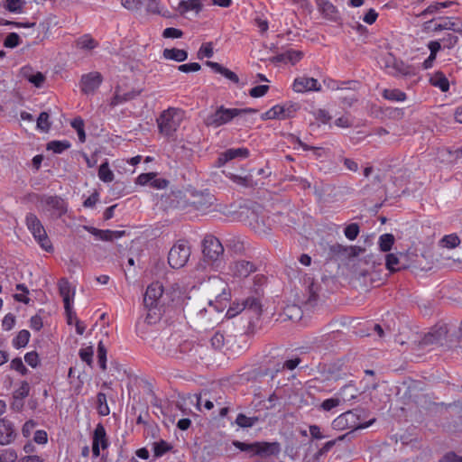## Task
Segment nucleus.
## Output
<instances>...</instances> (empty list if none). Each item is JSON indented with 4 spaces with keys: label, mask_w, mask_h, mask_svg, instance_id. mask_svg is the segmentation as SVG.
<instances>
[{
    "label": "nucleus",
    "mask_w": 462,
    "mask_h": 462,
    "mask_svg": "<svg viewBox=\"0 0 462 462\" xmlns=\"http://www.w3.org/2000/svg\"><path fill=\"white\" fill-rule=\"evenodd\" d=\"M322 284L314 277L306 274L303 278L304 303L310 307L318 304L320 295L332 293L338 288V279L363 280L364 283L370 281L373 285L376 282L377 271L371 268V262H325Z\"/></svg>",
    "instance_id": "obj_1"
},
{
    "label": "nucleus",
    "mask_w": 462,
    "mask_h": 462,
    "mask_svg": "<svg viewBox=\"0 0 462 462\" xmlns=\"http://www.w3.org/2000/svg\"><path fill=\"white\" fill-rule=\"evenodd\" d=\"M434 32L449 30L454 32H462V21L460 19H455L449 17L439 18V23H435L432 28Z\"/></svg>",
    "instance_id": "obj_24"
},
{
    "label": "nucleus",
    "mask_w": 462,
    "mask_h": 462,
    "mask_svg": "<svg viewBox=\"0 0 462 462\" xmlns=\"http://www.w3.org/2000/svg\"><path fill=\"white\" fill-rule=\"evenodd\" d=\"M184 194L181 190H171L170 193L162 194L158 205L163 210L180 208L184 207Z\"/></svg>",
    "instance_id": "obj_13"
},
{
    "label": "nucleus",
    "mask_w": 462,
    "mask_h": 462,
    "mask_svg": "<svg viewBox=\"0 0 462 462\" xmlns=\"http://www.w3.org/2000/svg\"><path fill=\"white\" fill-rule=\"evenodd\" d=\"M238 376L243 383H258L268 376V369L266 365L245 367L240 370Z\"/></svg>",
    "instance_id": "obj_14"
},
{
    "label": "nucleus",
    "mask_w": 462,
    "mask_h": 462,
    "mask_svg": "<svg viewBox=\"0 0 462 462\" xmlns=\"http://www.w3.org/2000/svg\"><path fill=\"white\" fill-rule=\"evenodd\" d=\"M259 421V418L257 416L248 417L244 413H238L235 423L240 428H251L254 426Z\"/></svg>",
    "instance_id": "obj_36"
},
{
    "label": "nucleus",
    "mask_w": 462,
    "mask_h": 462,
    "mask_svg": "<svg viewBox=\"0 0 462 462\" xmlns=\"http://www.w3.org/2000/svg\"><path fill=\"white\" fill-rule=\"evenodd\" d=\"M44 202L50 210H52L54 217L59 218L67 212L65 201L58 196H46Z\"/></svg>",
    "instance_id": "obj_22"
},
{
    "label": "nucleus",
    "mask_w": 462,
    "mask_h": 462,
    "mask_svg": "<svg viewBox=\"0 0 462 462\" xmlns=\"http://www.w3.org/2000/svg\"><path fill=\"white\" fill-rule=\"evenodd\" d=\"M10 368L17 371L22 375H26L29 373L27 367L23 365L21 357H14L10 364Z\"/></svg>",
    "instance_id": "obj_57"
},
{
    "label": "nucleus",
    "mask_w": 462,
    "mask_h": 462,
    "mask_svg": "<svg viewBox=\"0 0 462 462\" xmlns=\"http://www.w3.org/2000/svg\"><path fill=\"white\" fill-rule=\"evenodd\" d=\"M350 411H351V412L355 413L353 415L356 419L357 430L365 429V428L371 426L375 421V419H371L368 421H365V420L368 417L369 412L367 410H365L364 408L358 407V408H355Z\"/></svg>",
    "instance_id": "obj_30"
},
{
    "label": "nucleus",
    "mask_w": 462,
    "mask_h": 462,
    "mask_svg": "<svg viewBox=\"0 0 462 462\" xmlns=\"http://www.w3.org/2000/svg\"><path fill=\"white\" fill-rule=\"evenodd\" d=\"M320 256L328 260H347L358 256L365 249L357 245H344L321 239L317 248Z\"/></svg>",
    "instance_id": "obj_2"
},
{
    "label": "nucleus",
    "mask_w": 462,
    "mask_h": 462,
    "mask_svg": "<svg viewBox=\"0 0 462 462\" xmlns=\"http://www.w3.org/2000/svg\"><path fill=\"white\" fill-rule=\"evenodd\" d=\"M257 112L258 110L255 108H226L224 106H219L203 117V123L207 127L218 128L244 114Z\"/></svg>",
    "instance_id": "obj_3"
},
{
    "label": "nucleus",
    "mask_w": 462,
    "mask_h": 462,
    "mask_svg": "<svg viewBox=\"0 0 462 462\" xmlns=\"http://www.w3.org/2000/svg\"><path fill=\"white\" fill-rule=\"evenodd\" d=\"M322 381L337 382L346 379L350 374L347 365H344L340 360L324 365L319 371Z\"/></svg>",
    "instance_id": "obj_8"
},
{
    "label": "nucleus",
    "mask_w": 462,
    "mask_h": 462,
    "mask_svg": "<svg viewBox=\"0 0 462 462\" xmlns=\"http://www.w3.org/2000/svg\"><path fill=\"white\" fill-rule=\"evenodd\" d=\"M214 54L213 43L206 42L201 45L198 51V58L202 60L203 58H211Z\"/></svg>",
    "instance_id": "obj_58"
},
{
    "label": "nucleus",
    "mask_w": 462,
    "mask_h": 462,
    "mask_svg": "<svg viewBox=\"0 0 462 462\" xmlns=\"http://www.w3.org/2000/svg\"><path fill=\"white\" fill-rule=\"evenodd\" d=\"M70 143L67 140L63 141H51L47 143V150L52 151L55 153H61L70 147Z\"/></svg>",
    "instance_id": "obj_43"
},
{
    "label": "nucleus",
    "mask_w": 462,
    "mask_h": 462,
    "mask_svg": "<svg viewBox=\"0 0 462 462\" xmlns=\"http://www.w3.org/2000/svg\"><path fill=\"white\" fill-rule=\"evenodd\" d=\"M421 263L423 262H371V268L377 271L376 281L383 282L392 273L409 270L415 276H423Z\"/></svg>",
    "instance_id": "obj_4"
},
{
    "label": "nucleus",
    "mask_w": 462,
    "mask_h": 462,
    "mask_svg": "<svg viewBox=\"0 0 462 462\" xmlns=\"http://www.w3.org/2000/svg\"><path fill=\"white\" fill-rule=\"evenodd\" d=\"M191 254V245L187 239H179L171 247L167 260H189Z\"/></svg>",
    "instance_id": "obj_16"
},
{
    "label": "nucleus",
    "mask_w": 462,
    "mask_h": 462,
    "mask_svg": "<svg viewBox=\"0 0 462 462\" xmlns=\"http://www.w3.org/2000/svg\"><path fill=\"white\" fill-rule=\"evenodd\" d=\"M266 368L268 369V376L271 377V379H273L276 374L282 371L284 368V364L281 362L276 361H269L268 365H266Z\"/></svg>",
    "instance_id": "obj_54"
},
{
    "label": "nucleus",
    "mask_w": 462,
    "mask_h": 462,
    "mask_svg": "<svg viewBox=\"0 0 462 462\" xmlns=\"http://www.w3.org/2000/svg\"><path fill=\"white\" fill-rule=\"evenodd\" d=\"M49 118L50 116L47 112H42L37 119V127L43 132L49 131L51 125Z\"/></svg>",
    "instance_id": "obj_55"
},
{
    "label": "nucleus",
    "mask_w": 462,
    "mask_h": 462,
    "mask_svg": "<svg viewBox=\"0 0 462 462\" xmlns=\"http://www.w3.org/2000/svg\"><path fill=\"white\" fill-rule=\"evenodd\" d=\"M114 172L110 170L108 162H104L98 169V178L104 182H111L114 180Z\"/></svg>",
    "instance_id": "obj_42"
},
{
    "label": "nucleus",
    "mask_w": 462,
    "mask_h": 462,
    "mask_svg": "<svg viewBox=\"0 0 462 462\" xmlns=\"http://www.w3.org/2000/svg\"><path fill=\"white\" fill-rule=\"evenodd\" d=\"M359 233L360 226L357 223H351L344 228V235L350 241L356 239Z\"/></svg>",
    "instance_id": "obj_50"
},
{
    "label": "nucleus",
    "mask_w": 462,
    "mask_h": 462,
    "mask_svg": "<svg viewBox=\"0 0 462 462\" xmlns=\"http://www.w3.org/2000/svg\"><path fill=\"white\" fill-rule=\"evenodd\" d=\"M211 346L216 350H221L225 346V336L223 333L216 332L210 339Z\"/></svg>",
    "instance_id": "obj_56"
},
{
    "label": "nucleus",
    "mask_w": 462,
    "mask_h": 462,
    "mask_svg": "<svg viewBox=\"0 0 462 462\" xmlns=\"http://www.w3.org/2000/svg\"><path fill=\"white\" fill-rule=\"evenodd\" d=\"M97 410L99 415L106 416L110 413L109 407L106 402V395L104 393L97 394Z\"/></svg>",
    "instance_id": "obj_40"
},
{
    "label": "nucleus",
    "mask_w": 462,
    "mask_h": 462,
    "mask_svg": "<svg viewBox=\"0 0 462 462\" xmlns=\"http://www.w3.org/2000/svg\"><path fill=\"white\" fill-rule=\"evenodd\" d=\"M226 245L227 252L232 257H254V248L238 236H231L228 237L226 241Z\"/></svg>",
    "instance_id": "obj_10"
},
{
    "label": "nucleus",
    "mask_w": 462,
    "mask_h": 462,
    "mask_svg": "<svg viewBox=\"0 0 462 462\" xmlns=\"http://www.w3.org/2000/svg\"><path fill=\"white\" fill-rule=\"evenodd\" d=\"M204 260H219L225 249L220 240L213 235H206L201 242Z\"/></svg>",
    "instance_id": "obj_9"
},
{
    "label": "nucleus",
    "mask_w": 462,
    "mask_h": 462,
    "mask_svg": "<svg viewBox=\"0 0 462 462\" xmlns=\"http://www.w3.org/2000/svg\"><path fill=\"white\" fill-rule=\"evenodd\" d=\"M84 228L90 232L92 235H94L96 237L103 241H113L111 230H101L92 226H84Z\"/></svg>",
    "instance_id": "obj_49"
},
{
    "label": "nucleus",
    "mask_w": 462,
    "mask_h": 462,
    "mask_svg": "<svg viewBox=\"0 0 462 462\" xmlns=\"http://www.w3.org/2000/svg\"><path fill=\"white\" fill-rule=\"evenodd\" d=\"M144 310L147 313L143 322L149 325L156 324L161 319L162 313L165 311L162 306H144Z\"/></svg>",
    "instance_id": "obj_31"
},
{
    "label": "nucleus",
    "mask_w": 462,
    "mask_h": 462,
    "mask_svg": "<svg viewBox=\"0 0 462 462\" xmlns=\"http://www.w3.org/2000/svg\"><path fill=\"white\" fill-rule=\"evenodd\" d=\"M430 83L446 92L449 88V82L445 74L441 71L435 72L430 79Z\"/></svg>",
    "instance_id": "obj_34"
},
{
    "label": "nucleus",
    "mask_w": 462,
    "mask_h": 462,
    "mask_svg": "<svg viewBox=\"0 0 462 462\" xmlns=\"http://www.w3.org/2000/svg\"><path fill=\"white\" fill-rule=\"evenodd\" d=\"M164 287L162 282L156 281L152 282L146 288L143 296V306H162V301L164 300L168 296H164Z\"/></svg>",
    "instance_id": "obj_12"
},
{
    "label": "nucleus",
    "mask_w": 462,
    "mask_h": 462,
    "mask_svg": "<svg viewBox=\"0 0 462 462\" xmlns=\"http://www.w3.org/2000/svg\"><path fill=\"white\" fill-rule=\"evenodd\" d=\"M245 309V314L252 313L256 319L262 315V304L258 298L251 296L242 300Z\"/></svg>",
    "instance_id": "obj_27"
},
{
    "label": "nucleus",
    "mask_w": 462,
    "mask_h": 462,
    "mask_svg": "<svg viewBox=\"0 0 462 462\" xmlns=\"http://www.w3.org/2000/svg\"><path fill=\"white\" fill-rule=\"evenodd\" d=\"M92 442L97 444V446H100L102 450L107 449L110 445L106 429L101 422L97 424L92 433Z\"/></svg>",
    "instance_id": "obj_28"
},
{
    "label": "nucleus",
    "mask_w": 462,
    "mask_h": 462,
    "mask_svg": "<svg viewBox=\"0 0 462 462\" xmlns=\"http://www.w3.org/2000/svg\"><path fill=\"white\" fill-rule=\"evenodd\" d=\"M176 110L169 108L164 110L157 118L159 131L162 134L171 137L174 134L179 127V122L174 118Z\"/></svg>",
    "instance_id": "obj_11"
},
{
    "label": "nucleus",
    "mask_w": 462,
    "mask_h": 462,
    "mask_svg": "<svg viewBox=\"0 0 462 462\" xmlns=\"http://www.w3.org/2000/svg\"><path fill=\"white\" fill-rule=\"evenodd\" d=\"M58 288L64 305L69 307V304L74 301L75 289L70 287V283L66 278H60L59 280Z\"/></svg>",
    "instance_id": "obj_26"
},
{
    "label": "nucleus",
    "mask_w": 462,
    "mask_h": 462,
    "mask_svg": "<svg viewBox=\"0 0 462 462\" xmlns=\"http://www.w3.org/2000/svg\"><path fill=\"white\" fill-rule=\"evenodd\" d=\"M385 68L392 69L393 75H402L405 77L414 76L415 69L410 65L405 64L402 60H396L392 54H388L385 57Z\"/></svg>",
    "instance_id": "obj_17"
},
{
    "label": "nucleus",
    "mask_w": 462,
    "mask_h": 462,
    "mask_svg": "<svg viewBox=\"0 0 462 462\" xmlns=\"http://www.w3.org/2000/svg\"><path fill=\"white\" fill-rule=\"evenodd\" d=\"M394 236L393 234H383L379 237V248L383 252H389L394 244Z\"/></svg>",
    "instance_id": "obj_45"
},
{
    "label": "nucleus",
    "mask_w": 462,
    "mask_h": 462,
    "mask_svg": "<svg viewBox=\"0 0 462 462\" xmlns=\"http://www.w3.org/2000/svg\"><path fill=\"white\" fill-rule=\"evenodd\" d=\"M31 337V333L27 329H22L13 339V346L16 349H20L27 346Z\"/></svg>",
    "instance_id": "obj_37"
},
{
    "label": "nucleus",
    "mask_w": 462,
    "mask_h": 462,
    "mask_svg": "<svg viewBox=\"0 0 462 462\" xmlns=\"http://www.w3.org/2000/svg\"><path fill=\"white\" fill-rule=\"evenodd\" d=\"M173 448L172 445L164 439H160L152 443L153 457H161Z\"/></svg>",
    "instance_id": "obj_35"
},
{
    "label": "nucleus",
    "mask_w": 462,
    "mask_h": 462,
    "mask_svg": "<svg viewBox=\"0 0 462 462\" xmlns=\"http://www.w3.org/2000/svg\"><path fill=\"white\" fill-rule=\"evenodd\" d=\"M341 402V399L338 397H332L324 400L321 404L320 408L325 411H330L334 408L337 407Z\"/></svg>",
    "instance_id": "obj_59"
},
{
    "label": "nucleus",
    "mask_w": 462,
    "mask_h": 462,
    "mask_svg": "<svg viewBox=\"0 0 462 462\" xmlns=\"http://www.w3.org/2000/svg\"><path fill=\"white\" fill-rule=\"evenodd\" d=\"M447 332L448 330L444 327L431 328L419 340V346L424 348L430 346L442 344V341L446 338Z\"/></svg>",
    "instance_id": "obj_18"
},
{
    "label": "nucleus",
    "mask_w": 462,
    "mask_h": 462,
    "mask_svg": "<svg viewBox=\"0 0 462 462\" xmlns=\"http://www.w3.org/2000/svg\"><path fill=\"white\" fill-rule=\"evenodd\" d=\"M354 413L351 411H347L340 414L337 418H336L333 422V428L337 430H344V429H354L356 428V419L353 415Z\"/></svg>",
    "instance_id": "obj_23"
},
{
    "label": "nucleus",
    "mask_w": 462,
    "mask_h": 462,
    "mask_svg": "<svg viewBox=\"0 0 462 462\" xmlns=\"http://www.w3.org/2000/svg\"><path fill=\"white\" fill-rule=\"evenodd\" d=\"M20 44V36L16 32H10L4 41V46L6 48H15Z\"/></svg>",
    "instance_id": "obj_63"
},
{
    "label": "nucleus",
    "mask_w": 462,
    "mask_h": 462,
    "mask_svg": "<svg viewBox=\"0 0 462 462\" xmlns=\"http://www.w3.org/2000/svg\"><path fill=\"white\" fill-rule=\"evenodd\" d=\"M70 125L77 131L79 142L85 143L86 133L84 129V120L81 117H76L71 121Z\"/></svg>",
    "instance_id": "obj_46"
},
{
    "label": "nucleus",
    "mask_w": 462,
    "mask_h": 462,
    "mask_svg": "<svg viewBox=\"0 0 462 462\" xmlns=\"http://www.w3.org/2000/svg\"><path fill=\"white\" fill-rule=\"evenodd\" d=\"M293 89L296 92L319 91L321 89L318 80L314 78L299 77L293 82Z\"/></svg>",
    "instance_id": "obj_21"
},
{
    "label": "nucleus",
    "mask_w": 462,
    "mask_h": 462,
    "mask_svg": "<svg viewBox=\"0 0 462 462\" xmlns=\"http://www.w3.org/2000/svg\"><path fill=\"white\" fill-rule=\"evenodd\" d=\"M162 56L166 60H172L178 62H181L188 59V52L185 50L177 48L164 49L162 51Z\"/></svg>",
    "instance_id": "obj_32"
},
{
    "label": "nucleus",
    "mask_w": 462,
    "mask_h": 462,
    "mask_svg": "<svg viewBox=\"0 0 462 462\" xmlns=\"http://www.w3.org/2000/svg\"><path fill=\"white\" fill-rule=\"evenodd\" d=\"M236 270V275L238 277H247L251 273L256 271L253 262H234Z\"/></svg>",
    "instance_id": "obj_33"
},
{
    "label": "nucleus",
    "mask_w": 462,
    "mask_h": 462,
    "mask_svg": "<svg viewBox=\"0 0 462 462\" xmlns=\"http://www.w3.org/2000/svg\"><path fill=\"white\" fill-rule=\"evenodd\" d=\"M180 292L177 289H175L173 286H171L169 289H164L163 297L168 296L166 299H164L163 301H162V306L164 308L166 306H170L172 302H174L176 297L179 298Z\"/></svg>",
    "instance_id": "obj_52"
},
{
    "label": "nucleus",
    "mask_w": 462,
    "mask_h": 462,
    "mask_svg": "<svg viewBox=\"0 0 462 462\" xmlns=\"http://www.w3.org/2000/svg\"><path fill=\"white\" fill-rule=\"evenodd\" d=\"M143 8L148 13L160 14V3L157 0H143Z\"/></svg>",
    "instance_id": "obj_62"
},
{
    "label": "nucleus",
    "mask_w": 462,
    "mask_h": 462,
    "mask_svg": "<svg viewBox=\"0 0 462 462\" xmlns=\"http://www.w3.org/2000/svg\"><path fill=\"white\" fill-rule=\"evenodd\" d=\"M242 311H245V309H244V306L242 305V302L233 301L232 303H230L226 316L228 319H232V318L236 317L237 314H239Z\"/></svg>",
    "instance_id": "obj_60"
},
{
    "label": "nucleus",
    "mask_w": 462,
    "mask_h": 462,
    "mask_svg": "<svg viewBox=\"0 0 462 462\" xmlns=\"http://www.w3.org/2000/svg\"><path fill=\"white\" fill-rule=\"evenodd\" d=\"M337 89L341 90L344 95L340 97L341 102L344 105L351 106L354 102L357 100L356 95L351 90L350 88H340L337 87Z\"/></svg>",
    "instance_id": "obj_44"
},
{
    "label": "nucleus",
    "mask_w": 462,
    "mask_h": 462,
    "mask_svg": "<svg viewBox=\"0 0 462 462\" xmlns=\"http://www.w3.org/2000/svg\"><path fill=\"white\" fill-rule=\"evenodd\" d=\"M30 393V384L27 381L21 382L20 387L14 392L13 398L14 400H23Z\"/></svg>",
    "instance_id": "obj_51"
},
{
    "label": "nucleus",
    "mask_w": 462,
    "mask_h": 462,
    "mask_svg": "<svg viewBox=\"0 0 462 462\" xmlns=\"http://www.w3.org/2000/svg\"><path fill=\"white\" fill-rule=\"evenodd\" d=\"M459 244L460 239L457 234L446 235L439 240V245L448 249L455 248Z\"/></svg>",
    "instance_id": "obj_39"
},
{
    "label": "nucleus",
    "mask_w": 462,
    "mask_h": 462,
    "mask_svg": "<svg viewBox=\"0 0 462 462\" xmlns=\"http://www.w3.org/2000/svg\"><path fill=\"white\" fill-rule=\"evenodd\" d=\"M233 446L242 452H245L249 457H260L266 458L272 456H277L281 452V445L279 442L254 441L244 442L240 440H233Z\"/></svg>",
    "instance_id": "obj_5"
},
{
    "label": "nucleus",
    "mask_w": 462,
    "mask_h": 462,
    "mask_svg": "<svg viewBox=\"0 0 462 462\" xmlns=\"http://www.w3.org/2000/svg\"><path fill=\"white\" fill-rule=\"evenodd\" d=\"M106 347L102 341H99L97 344V362L102 371L106 370Z\"/></svg>",
    "instance_id": "obj_47"
},
{
    "label": "nucleus",
    "mask_w": 462,
    "mask_h": 462,
    "mask_svg": "<svg viewBox=\"0 0 462 462\" xmlns=\"http://www.w3.org/2000/svg\"><path fill=\"white\" fill-rule=\"evenodd\" d=\"M16 435L13 422L6 418L0 419V445L12 443Z\"/></svg>",
    "instance_id": "obj_20"
},
{
    "label": "nucleus",
    "mask_w": 462,
    "mask_h": 462,
    "mask_svg": "<svg viewBox=\"0 0 462 462\" xmlns=\"http://www.w3.org/2000/svg\"><path fill=\"white\" fill-rule=\"evenodd\" d=\"M383 97L385 99L392 100V101H404L407 97L406 94L397 88L393 89H384L383 91Z\"/></svg>",
    "instance_id": "obj_41"
},
{
    "label": "nucleus",
    "mask_w": 462,
    "mask_h": 462,
    "mask_svg": "<svg viewBox=\"0 0 462 462\" xmlns=\"http://www.w3.org/2000/svg\"><path fill=\"white\" fill-rule=\"evenodd\" d=\"M215 201L216 198L214 195L210 193H200L194 196L192 206L196 210L202 214H207L210 211L216 210L214 208Z\"/></svg>",
    "instance_id": "obj_19"
},
{
    "label": "nucleus",
    "mask_w": 462,
    "mask_h": 462,
    "mask_svg": "<svg viewBox=\"0 0 462 462\" xmlns=\"http://www.w3.org/2000/svg\"><path fill=\"white\" fill-rule=\"evenodd\" d=\"M102 81L103 77L101 73L97 71L84 74L80 79L81 91L86 95H92L100 87Z\"/></svg>",
    "instance_id": "obj_15"
},
{
    "label": "nucleus",
    "mask_w": 462,
    "mask_h": 462,
    "mask_svg": "<svg viewBox=\"0 0 462 462\" xmlns=\"http://www.w3.org/2000/svg\"><path fill=\"white\" fill-rule=\"evenodd\" d=\"M247 219L251 228L258 235H267L272 229L273 220L260 205L251 208Z\"/></svg>",
    "instance_id": "obj_6"
},
{
    "label": "nucleus",
    "mask_w": 462,
    "mask_h": 462,
    "mask_svg": "<svg viewBox=\"0 0 462 462\" xmlns=\"http://www.w3.org/2000/svg\"><path fill=\"white\" fill-rule=\"evenodd\" d=\"M208 67L211 68L216 73H219L222 76H224L226 79H229L230 81L238 84L239 83V78L238 76L231 71L230 69L223 67L221 64L208 60L205 63Z\"/></svg>",
    "instance_id": "obj_29"
},
{
    "label": "nucleus",
    "mask_w": 462,
    "mask_h": 462,
    "mask_svg": "<svg viewBox=\"0 0 462 462\" xmlns=\"http://www.w3.org/2000/svg\"><path fill=\"white\" fill-rule=\"evenodd\" d=\"M78 46L81 49L93 50L97 46V42L89 35H84L78 40Z\"/></svg>",
    "instance_id": "obj_53"
},
{
    "label": "nucleus",
    "mask_w": 462,
    "mask_h": 462,
    "mask_svg": "<svg viewBox=\"0 0 462 462\" xmlns=\"http://www.w3.org/2000/svg\"><path fill=\"white\" fill-rule=\"evenodd\" d=\"M25 221H26V226H27L28 229L31 231L33 237L38 242V244L41 245V247L47 252L52 251V249H53L52 245L46 234V231H45L42 222L36 217V215H34L32 213L27 214Z\"/></svg>",
    "instance_id": "obj_7"
},
{
    "label": "nucleus",
    "mask_w": 462,
    "mask_h": 462,
    "mask_svg": "<svg viewBox=\"0 0 462 462\" xmlns=\"http://www.w3.org/2000/svg\"><path fill=\"white\" fill-rule=\"evenodd\" d=\"M248 156L249 150L247 148H231L227 149L219 155L217 163L218 166H223L228 161H231L235 158H247Z\"/></svg>",
    "instance_id": "obj_25"
},
{
    "label": "nucleus",
    "mask_w": 462,
    "mask_h": 462,
    "mask_svg": "<svg viewBox=\"0 0 462 462\" xmlns=\"http://www.w3.org/2000/svg\"><path fill=\"white\" fill-rule=\"evenodd\" d=\"M337 438L333 440L326 442L314 455V458L319 460L321 457L325 456L331 448L337 443Z\"/></svg>",
    "instance_id": "obj_61"
},
{
    "label": "nucleus",
    "mask_w": 462,
    "mask_h": 462,
    "mask_svg": "<svg viewBox=\"0 0 462 462\" xmlns=\"http://www.w3.org/2000/svg\"><path fill=\"white\" fill-rule=\"evenodd\" d=\"M24 361L32 368H36L40 365V358L36 351L26 353L24 356Z\"/></svg>",
    "instance_id": "obj_64"
},
{
    "label": "nucleus",
    "mask_w": 462,
    "mask_h": 462,
    "mask_svg": "<svg viewBox=\"0 0 462 462\" xmlns=\"http://www.w3.org/2000/svg\"><path fill=\"white\" fill-rule=\"evenodd\" d=\"M93 355L94 349L92 346L80 348L79 351V356L80 359L85 362L88 366L92 367L93 365Z\"/></svg>",
    "instance_id": "obj_48"
},
{
    "label": "nucleus",
    "mask_w": 462,
    "mask_h": 462,
    "mask_svg": "<svg viewBox=\"0 0 462 462\" xmlns=\"http://www.w3.org/2000/svg\"><path fill=\"white\" fill-rule=\"evenodd\" d=\"M179 9L180 14H184L189 10H194L196 13H199L202 10V3L198 0H181L179 5Z\"/></svg>",
    "instance_id": "obj_38"
}]
</instances>
